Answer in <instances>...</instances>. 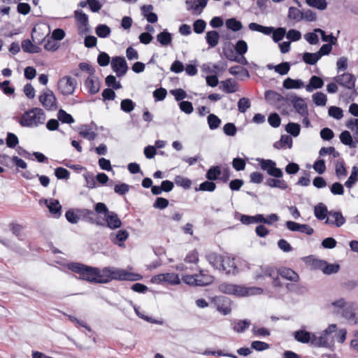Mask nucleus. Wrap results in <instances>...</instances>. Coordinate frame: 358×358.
<instances>
[{"label":"nucleus","mask_w":358,"mask_h":358,"mask_svg":"<svg viewBox=\"0 0 358 358\" xmlns=\"http://www.w3.org/2000/svg\"><path fill=\"white\" fill-rule=\"evenodd\" d=\"M68 268L79 274L80 279L92 283H108L112 280L137 281L143 278L141 274L131 273L124 269L105 267L100 270L78 262L69 264Z\"/></svg>","instance_id":"nucleus-1"},{"label":"nucleus","mask_w":358,"mask_h":358,"mask_svg":"<svg viewBox=\"0 0 358 358\" xmlns=\"http://www.w3.org/2000/svg\"><path fill=\"white\" fill-rule=\"evenodd\" d=\"M94 210L98 215H103L104 219H99L101 224L99 226L115 229L122 226V222L117 214L114 211H110L104 203L99 202L94 206Z\"/></svg>","instance_id":"nucleus-2"},{"label":"nucleus","mask_w":358,"mask_h":358,"mask_svg":"<svg viewBox=\"0 0 358 358\" xmlns=\"http://www.w3.org/2000/svg\"><path fill=\"white\" fill-rule=\"evenodd\" d=\"M45 120L43 110L40 108H33L22 115L19 123L22 127H34L43 124Z\"/></svg>","instance_id":"nucleus-3"},{"label":"nucleus","mask_w":358,"mask_h":358,"mask_svg":"<svg viewBox=\"0 0 358 358\" xmlns=\"http://www.w3.org/2000/svg\"><path fill=\"white\" fill-rule=\"evenodd\" d=\"M334 80L339 85L343 86L348 90H352V92L349 96L350 101H354L355 96L357 94L355 90L356 77L349 73H344L334 78Z\"/></svg>","instance_id":"nucleus-4"},{"label":"nucleus","mask_w":358,"mask_h":358,"mask_svg":"<svg viewBox=\"0 0 358 358\" xmlns=\"http://www.w3.org/2000/svg\"><path fill=\"white\" fill-rule=\"evenodd\" d=\"M286 101L291 103L293 107L295 108L296 111L301 116L308 115L307 105L302 98L298 96L295 94H288L286 96Z\"/></svg>","instance_id":"nucleus-5"},{"label":"nucleus","mask_w":358,"mask_h":358,"mask_svg":"<svg viewBox=\"0 0 358 358\" xmlns=\"http://www.w3.org/2000/svg\"><path fill=\"white\" fill-rule=\"evenodd\" d=\"M77 85V81L71 76H65L58 82V90L64 96L73 94Z\"/></svg>","instance_id":"nucleus-6"},{"label":"nucleus","mask_w":358,"mask_h":358,"mask_svg":"<svg viewBox=\"0 0 358 358\" xmlns=\"http://www.w3.org/2000/svg\"><path fill=\"white\" fill-rule=\"evenodd\" d=\"M38 100L47 110L57 109V99L51 90L46 89L43 91L39 96Z\"/></svg>","instance_id":"nucleus-7"},{"label":"nucleus","mask_w":358,"mask_h":358,"mask_svg":"<svg viewBox=\"0 0 358 358\" xmlns=\"http://www.w3.org/2000/svg\"><path fill=\"white\" fill-rule=\"evenodd\" d=\"M259 165L262 170L274 178H281L282 176V171L280 169L276 167V163L271 159H262L259 160Z\"/></svg>","instance_id":"nucleus-8"},{"label":"nucleus","mask_w":358,"mask_h":358,"mask_svg":"<svg viewBox=\"0 0 358 358\" xmlns=\"http://www.w3.org/2000/svg\"><path fill=\"white\" fill-rule=\"evenodd\" d=\"M220 292L227 294H234L243 296L247 294V289L245 287L233 285L228 282H222L218 286Z\"/></svg>","instance_id":"nucleus-9"},{"label":"nucleus","mask_w":358,"mask_h":358,"mask_svg":"<svg viewBox=\"0 0 358 358\" xmlns=\"http://www.w3.org/2000/svg\"><path fill=\"white\" fill-rule=\"evenodd\" d=\"M111 68L117 77L124 76L128 70V66L123 57L116 56L112 58Z\"/></svg>","instance_id":"nucleus-10"},{"label":"nucleus","mask_w":358,"mask_h":358,"mask_svg":"<svg viewBox=\"0 0 358 358\" xmlns=\"http://www.w3.org/2000/svg\"><path fill=\"white\" fill-rule=\"evenodd\" d=\"M217 310L224 315H229L231 311V300L224 296H217L214 299Z\"/></svg>","instance_id":"nucleus-11"},{"label":"nucleus","mask_w":358,"mask_h":358,"mask_svg":"<svg viewBox=\"0 0 358 358\" xmlns=\"http://www.w3.org/2000/svg\"><path fill=\"white\" fill-rule=\"evenodd\" d=\"M77 212L78 213V216L80 217V220H83L89 222L91 224H96L99 226V224H101L99 222V217L96 216V211L86 209V208H77Z\"/></svg>","instance_id":"nucleus-12"},{"label":"nucleus","mask_w":358,"mask_h":358,"mask_svg":"<svg viewBox=\"0 0 358 358\" xmlns=\"http://www.w3.org/2000/svg\"><path fill=\"white\" fill-rule=\"evenodd\" d=\"M220 271H224L227 275H236L239 272L235 259L230 257H224Z\"/></svg>","instance_id":"nucleus-13"},{"label":"nucleus","mask_w":358,"mask_h":358,"mask_svg":"<svg viewBox=\"0 0 358 358\" xmlns=\"http://www.w3.org/2000/svg\"><path fill=\"white\" fill-rule=\"evenodd\" d=\"M337 326L335 324H331L320 334L324 341V348H331L334 344V336L333 333H336Z\"/></svg>","instance_id":"nucleus-14"},{"label":"nucleus","mask_w":358,"mask_h":358,"mask_svg":"<svg viewBox=\"0 0 358 358\" xmlns=\"http://www.w3.org/2000/svg\"><path fill=\"white\" fill-rule=\"evenodd\" d=\"M275 275H278V270L275 267L271 266H261L254 272V278L255 280L263 278L265 276L271 278Z\"/></svg>","instance_id":"nucleus-15"},{"label":"nucleus","mask_w":358,"mask_h":358,"mask_svg":"<svg viewBox=\"0 0 358 358\" xmlns=\"http://www.w3.org/2000/svg\"><path fill=\"white\" fill-rule=\"evenodd\" d=\"M84 85L90 94H96L101 88V83L98 77L95 75L89 76L85 81Z\"/></svg>","instance_id":"nucleus-16"},{"label":"nucleus","mask_w":358,"mask_h":358,"mask_svg":"<svg viewBox=\"0 0 358 358\" xmlns=\"http://www.w3.org/2000/svg\"><path fill=\"white\" fill-rule=\"evenodd\" d=\"M345 222V218L340 211H329V217L325 223L329 225H334L337 227H341Z\"/></svg>","instance_id":"nucleus-17"},{"label":"nucleus","mask_w":358,"mask_h":358,"mask_svg":"<svg viewBox=\"0 0 358 358\" xmlns=\"http://www.w3.org/2000/svg\"><path fill=\"white\" fill-rule=\"evenodd\" d=\"M357 310V306L355 303L348 304L343 310V317L349 322L357 324L358 322V319L356 317Z\"/></svg>","instance_id":"nucleus-18"},{"label":"nucleus","mask_w":358,"mask_h":358,"mask_svg":"<svg viewBox=\"0 0 358 358\" xmlns=\"http://www.w3.org/2000/svg\"><path fill=\"white\" fill-rule=\"evenodd\" d=\"M266 101L271 105L278 106L282 101H286V96H283L274 90H267L264 93Z\"/></svg>","instance_id":"nucleus-19"},{"label":"nucleus","mask_w":358,"mask_h":358,"mask_svg":"<svg viewBox=\"0 0 358 358\" xmlns=\"http://www.w3.org/2000/svg\"><path fill=\"white\" fill-rule=\"evenodd\" d=\"M45 203L54 218L57 219L61 217L62 206L58 200L54 199H50V200L45 199Z\"/></svg>","instance_id":"nucleus-20"},{"label":"nucleus","mask_w":358,"mask_h":358,"mask_svg":"<svg viewBox=\"0 0 358 358\" xmlns=\"http://www.w3.org/2000/svg\"><path fill=\"white\" fill-rule=\"evenodd\" d=\"M206 258L214 268L220 270V266L221 263L223 262L224 256L215 252H210L206 255Z\"/></svg>","instance_id":"nucleus-21"},{"label":"nucleus","mask_w":358,"mask_h":358,"mask_svg":"<svg viewBox=\"0 0 358 358\" xmlns=\"http://www.w3.org/2000/svg\"><path fill=\"white\" fill-rule=\"evenodd\" d=\"M278 275L292 282H297L299 279V275L289 268H282L278 270Z\"/></svg>","instance_id":"nucleus-22"},{"label":"nucleus","mask_w":358,"mask_h":358,"mask_svg":"<svg viewBox=\"0 0 358 358\" xmlns=\"http://www.w3.org/2000/svg\"><path fill=\"white\" fill-rule=\"evenodd\" d=\"M250 325V320H234L231 323V328L237 333H243L249 328Z\"/></svg>","instance_id":"nucleus-23"},{"label":"nucleus","mask_w":358,"mask_h":358,"mask_svg":"<svg viewBox=\"0 0 358 358\" xmlns=\"http://www.w3.org/2000/svg\"><path fill=\"white\" fill-rule=\"evenodd\" d=\"M324 85L323 80L317 76H313L309 80V83L306 86L307 92H313L314 90L322 87Z\"/></svg>","instance_id":"nucleus-24"},{"label":"nucleus","mask_w":358,"mask_h":358,"mask_svg":"<svg viewBox=\"0 0 358 358\" xmlns=\"http://www.w3.org/2000/svg\"><path fill=\"white\" fill-rule=\"evenodd\" d=\"M312 334L306 330H298L294 333V337L296 341L301 343H308L311 340Z\"/></svg>","instance_id":"nucleus-25"},{"label":"nucleus","mask_w":358,"mask_h":358,"mask_svg":"<svg viewBox=\"0 0 358 358\" xmlns=\"http://www.w3.org/2000/svg\"><path fill=\"white\" fill-rule=\"evenodd\" d=\"M329 211H328L327 206L323 203H319L315 206L314 214L319 220H324L329 215Z\"/></svg>","instance_id":"nucleus-26"},{"label":"nucleus","mask_w":358,"mask_h":358,"mask_svg":"<svg viewBox=\"0 0 358 358\" xmlns=\"http://www.w3.org/2000/svg\"><path fill=\"white\" fill-rule=\"evenodd\" d=\"M183 281L189 285L194 286H206L207 282L201 281L197 276V274L195 275H186L182 276Z\"/></svg>","instance_id":"nucleus-27"},{"label":"nucleus","mask_w":358,"mask_h":358,"mask_svg":"<svg viewBox=\"0 0 358 358\" xmlns=\"http://www.w3.org/2000/svg\"><path fill=\"white\" fill-rule=\"evenodd\" d=\"M113 236V234H111L110 238L113 243L122 246L124 245L123 243L127 239L129 233L125 229H120L117 232L114 238H112Z\"/></svg>","instance_id":"nucleus-28"},{"label":"nucleus","mask_w":358,"mask_h":358,"mask_svg":"<svg viewBox=\"0 0 358 358\" xmlns=\"http://www.w3.org/2000/svg\"><path fill=\"white\" fill-rule=\"evenodd\" d=\"M304 84L301 80L292 79L291 78H287L282 83L283 87L285 89H300L303 87Z\"/></svg>","instance_id":"nucleus-29"},{"label":"nucleus","mask_w":358,"mask_h":358,"mask_svg":"<svg viewBox=\"0 0 358 358\" xmlns=\"http://www.w3.org/2000/svg\"><path fill=\"white\" fill-rule=\"evenodd\" d=\"M341 143L345 145H348L351 148L357 147V143L353 141L352 137L348 131H343L339 136Z\"/></svg>","instance_id":"nucleus-30"},{"label":"nucleus","mask_w":358,"mask_h":358,"mask_svg":"<svg viewBox=\"0 0 358 358\" xmlns=\"http://www.w3.org/2000/svg\"><path fill=\"white\" fill-rule=\"evenodd\" d=\"M157 41L162 45L167 46L171 43L172 35L166 29L157 35Z\"/></svg>","instance_id":"nucleus-31"},{"label":"nucleus","mask_w":358,"mask_h":358,"mask_svg":"<svg viewBox=\"0 0 358 358\" xmlns=\"http://www.w3.org/2000/svg\"><path fill=\"white\" fill-rule=\"evenodd\" d=\"M222 89L226 93H234L238 90L237 83L231 78L221 82Z\"/></svg>","instance_id":"nucleus-32"},{"label":"nucleus","mask_w":358,"mask_h":358,"mask_svg":"<svg viewBox=\"0 0 358 358\" xmlns=\"http://www.w3.org/2000/svg\"><path fill=\"white\" fill-rule=\"evenodd\" d=\"M220 35L217 31H209L206 33V39L210 47H215L219 42Z\"/></svg>","instance_id":"nucleus-33"},{"label":"nucleus","mask_w":358,"mask_h":358,"mask_svg":"<svg viewBox=\"0 0 358 358\" xmlns=\"http://www.w3.org/2000/svg\"><path fill=\"white\" fill-rule=\"evenodd\" d=\"M229 72L233 76H238L241 78L250 77L249 71L246 69L238 65L230 67Z\"/></svg>","instance_id":"nucleus-34"},{"label":"nucleus","mask_w":358,"mask_h":358,"mask_svg":"<svg viewBox=\"0 0 358 358\" xmlns=\"http://www.w3.org/2000/svg\"><path fill=\"white\" fill-rule=\"evenodd\" d=\"M9 228L12 234L15 236L18 240L22 241L24 239L22 225L17 223H10Z\"/></svg>","instance_id":"nucleus-35"},{"label":"nucleus","mask_w":358,"mask_h":358,"mask_svg":"<svg viewBox=\"0 0 358 358\" xmlns=\"http://www.w3.org/2000/svg\"><path fill=\"white\" fill-rule=\"evenodd\" d=\"M303 61L310 65L315 64L321 58L317 55V52L310 53V52H304L302 57Z\"/></svg>","instance_id":"nucleus-36"},{"label":"nucleus","mask_w":358,"mask_h":358,"mask_svg":"<svg viewBox=\"0 0 358 358\" xmlns=\"http://www.w3.org/2000/svg\"><path fill=\"white\" fill-rule=\"evenodd\" d=\"M303 12H301L297 8L294 6H291L289 8L287 16L289 19L295 20L296 22H299L301 20H303Z\"/></svg>","instance_id":"nucleus-37"},{"label":"nucleus","mask_w":358,"mask_h":358,"mask_svg":"<svg viewBox=\"0 0 358 358\" xmlns=\"http://www.w3.org/2000/svg\"><path fill=\"white\" fill-rule=\"evenodd\" d=\"M225 24L227 29H231L233 31H240L243 28L241 21L237 20L234 17L227 20Z\"/></svg>","instance_id":"nucleus-38"},{"label":"nucleus","mask_w":358,"mask_h":358,"mask_svg":"<svg viewBox=\"0 0 358 358\" xmlns=\"http://www.w3.org/2000/svg\"><path fill=\"white\" fill-rule=\"evenodd\" d=\"M58 120L62 123L72 124L75 122L71 115L67 113L64 110L59 109L57 113Z\"/></svg>","instance_id":"nucleus-39"},{"label":"nucleus","mask_w":358,"mask_h":358,"mask_svg":"<svg viewBox=\"0 0 358 358\" xmlns=\"http://www.w3.org/2000/svg\"><path fill=\"white\" fill-rule=\"evenodd\" d=\"M234 50L236 54L243 56L244 55L248 50V46L247 43L244 40H238L235 45L234 46Z\"/></svg>","instance_id":"nucleus-40"},{"label":"nucleus","mask_w":358,"mask_h":358,"mask_svg":"<svg viewBox=\"0 0 358 358\" xmlns=\"http://www.w3.org/2000/svg\"><path fill=\"white\" fill-rule=\"evenodd\" d=\"M43 41L44 42V48L48 51H56L59 47L58 43L51 37L45 38Z\"/></svg>","instance_id":"nucleus-41"},{"label":"nucleus","mask_w":358,"mask_h":358,"mask_svg":"<svg viewBox=\"0 0 358 358\" xmlns=\"http://www.w3.org/2000/svg\"><path fill=\"white\" fill-rule=\"evenodd\" d=\"M65 217L67 221L71 224H77L80 220L77 208L68 210L65 213Z\"/></svg>","instance_id":"nucleus-42"},{"label":"nucleus","mask_w":358,"mask_h":358,"mask_svg":"<svg viewBox=\"0 0 358 358\" xmlns=\"http://www.w3.org/2000/svg\"><path fill=\"white\" fill-rule=\"evenodd\" d=\"M285 130L290 135L296 137L300 134L301 127L297 123L289 122L285 127Z\"/></svg>","instance_id":"nucleus-43"},{"label":"nucleus","mask_w":358,"mask_h":358,"mask_svg":"<svg viewBox=\"0 0 358 358\" xmlns=\"http://www.w3.org/2000/svg\"><path fill=\"white\" fill-rule=\"evenodd\" d=\"M222 173L220 166H212L206 173V179H220L219 176Z\"/></svg>","instance_id":"nucleus-44"},{"label":"nucleus","mask_w":358,"mask_h":358,"mask_svg":"<svg viewBox=\"0 0 358 358\" xmlns=\"http://www.w3.org/2000/svg\"><path fill=\"white\" fill-rule=\"evenodd\" d=\"M110 29L106 24H99L96 29L95 32L100 38H106L110 34Z\"/></svg>","instance_id":"nucleus-45"},{"label":"nucleus","mask_w":358,"mask_h":358,"mask_svg":"<svg viewBox=\"0 0 358 358\" xmlns=\"http://www.w3.org/2000/svg\"><path fill=\"white\" fill-rule=\"evenodd\" d=\"M208 124L209 126V128L211 130H215L217 129L220 124H221V120L215 115L214 114H210L208 115L207 117Z\"/></svg>","instance_id":"nucleus-46"},{"label":"nucleus","mask_w":358,"mask_h":358,"mask_svg":"<svg viewBox=\"0 0 358 358\" xmlns=\"http://www.w3.org/2000/svg\"><path fill=\"white\" fill-rule=\"evenodd\" d=\"M313 101L315 105L324 106L327 103V96L322 92H316L313 94Z\"/></svg>","instance_id":"nucleus-47"},{"label":"nucleus","mask_w":358,"mask_h":358,"mask_svg":"<svg viewBox=\"0 0 358 358\" xmlns=\"http://www.w3.org/2000/svg\"><path fill=\"white\" fill-rule=\"evenodd\" d=\"M79 134L89 140V141H94L96 136V134L91 130V129L87 125L83 126V128L82 130L79 132Z\"/></svg>","instance_id":"nucleus-48"},{"label":"nucleus","mask_w":358,"mask_h":358,"mask_svg":"<svg viewBox=\"0 0 358 358\" xmlns=\"http://www.w3.org/2000/svg\"><path fill=\"white\" fill-rule=\"evenodd\" d=\"M306 2L309 6L320 10L326 9L327 6L326 0H306Z\"/></svg>","instance_id":"nucleus-49"},{"label":"nucleus","mask_w":358,"mask_h":358,"mask_svg":"<svg viewBox=\"0 0 358 358\" xmlns=\"http://www.w3.org/2000/svg\"><path fill=\"white\" fill-rule=\"evenodd\" d=\"M105 83L108 87H112L114 90H118L122 87L121 83L117 80L113 75L108 76L106 78Z\"/></svg>","instance_id":"nucleus-50"},{"label":"nucleus","mask_w":358,"mask_h":358,"mask_svg":"<svg viewBox=\"0 0 358 358\" xmlns=\"http://www.w3.org/2000/svg\"><path fill=\"white\" fill-rule=\"evenodd\" d=\"M135 103L130 99H125L121 101L120 108L125 113H130L135 108Z\"/></svg>","instance_id":"nucleus-51"},{"label":"nucleus","mask_w":358,"mask_h":358,"mask_svg":"<svg viewBox=\"0 0 358 358\" xmlns=\"http://www.w3.org/2000/svg\"><path fill=\"white\" fill-rule=\"evenodd\" d=\"M76 20L83 27L88 25V16L83 10H77L74 12Z\"/></svg>","instance_id":"nucleus-52"},{"label":"nucleus","mask_w":358,"mask_h":358,"mask_svg":"<svg viewBox=\"0 0 358 358\" xmlns=\"http://www.w3.org/2000/svg\"><path fill=\"white\" fill-rule=\"evenodd\" d=\"M251 106L250 100L248 98H241L238 101V108L240 113H245Z\"/></svg>","instance_id":"nucleus-53"},{"label":"nucleus","mask_w":358,"mask_h":358,"mask_svg":"<svg viewBox=\"0 0 358 358\" xmlns=\"http://www.w3.org/2000/svg\"><path fill=\"white\" fill-rule=\"evenodd\" d=\"M329 115L336 119L341 120L343 117V110L337 106H330L328 110Z\"/></svg>","instance_id":"nucleus-54"},{"label":"nucleus","mask_w":358,"mask_h":358,"mask_svg":"<svg viewBox=\"0 0 358 358\" xmlns=\"http://www.w3.org/2000/svg\"><path fill=\"white\" fill-rule=\"evenodd\" d=\"M290 69V64L287 62H282L278 65H275V71L281 76H284L288 73Z\"/></svg>","instance_id":"nucleus-55"},{"label":"nucleus","mask_w":358,"mask_h":358,"mask_svg":"<svg viewBox=\"0 0 358 358\" xmlns=\"http://www.w3.org/2000/svg\"><path fill=\"white\" fill-rule=\"evenodd\" d=\"M271 34H273L272 38L273 41L278 43L284 38L286 34V29L283 27L274 28V31Z\"/></svg>","instance_id":"nucleus-56"},{"label":"nucleus","mask_w":358,"mask_h":358,"mask_svg":"<svg viewBox=\"0 0 358 358\" xmlns=\"http://www.w3.org/2000/svg\"><path fill=\"white\" fill-rule=\"evenodd\" d=\"M236 53V52H235L233 48H231V43H229L227 47L226 46L223 48L224 55L228 60L231 62H234L235 60H236L237 55Z\"/></svg>","instance_id":"nucleus-57"},{"label":"nucleus","mask_w":358,"mask_h":358,"mask_svg":"<svg viewBox=\"0 0 358 358\" xmlns=\"http://www.w3.org/2000/svg\"><path fill=\"white\" fill-rule=\"evenodd\" d=\"M6 145L10 148H14L19 143L17 136L13 133L8 132L6 139Z\"/></svg>","instance_id":"nucleus-58"},{"label":"nucleus","mask_w":358,"mask_h":358,"mask_svg":"<svg viewBox=\"0 0 358 358\" xmlns=\"http://www.w3.org/2000/svg\"><path fill=\"white\" fill-rule=\"evenodd\" d=\"M206 27V23L203 20H196L193 23V29L196 34H202Z\"/></svg>","instance_id":"nucleus-59"},{"label":"nucleus","mask_w":358,"mask_h":358,"mask_svg":"<svg viewBox=\"0 0 358 358\" xmlns=\"http://www.w3.org/2000/svg\"><path fill=\"white\" fill-rule=\"evenodd\" d=\"M268 124L274 128H277L280 125L281 119L276 113H271L268 117Z\"/></svg>","instance_id":"nucleus-60"},{"label":"nucleus","mask_w":358,"mask_h":358,"mask_svg":"<svg viewBox=\"0 0 358 358\" xmlns=\"http://www.w3.org/2000/svg\"><path fill=\"white\" fill-rule=\"evenodd\" d=\"M164 281L171 285H177L180 283L178 275L173 273H164Z\"/></svg>","instance_id":"nucleus-61"},{"label":"nucleus","mask_w":358,"mask_h":358,"mask_svg":"<svg viewBox=\"0 0 358 358\" xmlns=\"http://www.w3.org/2000/svg\"><path fill=\"white\" fill-rule=\"evenodd\" d=\"M110 56L105 52H101L97 57V63L101 66H106L110 63Z\"/></svg>","instance_id":"nucleus-62"},{"label":"nucleus","mask_w":358,"mask_h":358,"mask_svg":"<svg viewBox=\"0 0 358 358\" xmlns=\"http://www.w3.org/2000/svg\"><path fill=\"white\" fill-rule=\"evenodd\" d=\"M131 187L126 183H119L115 185L114 191L119 195H124Z\"/></svg>","instance_id":"nucleus-63"},{"label":"nucleus","mask_w":358,"mask_h":358,"mask_svg":"<svg viewBox=\"0 0 358 358\" xmlns=\"http://www.w3.org/2000/svg\"><path fill=\"white\" fill-rule=\"evenodd\" d=\"M224 133L229 136H234L236 134L237 129L234 123L228 122L223 127Z\"/></svg>","instance_id":"nucleus-64"}]
</instances>
